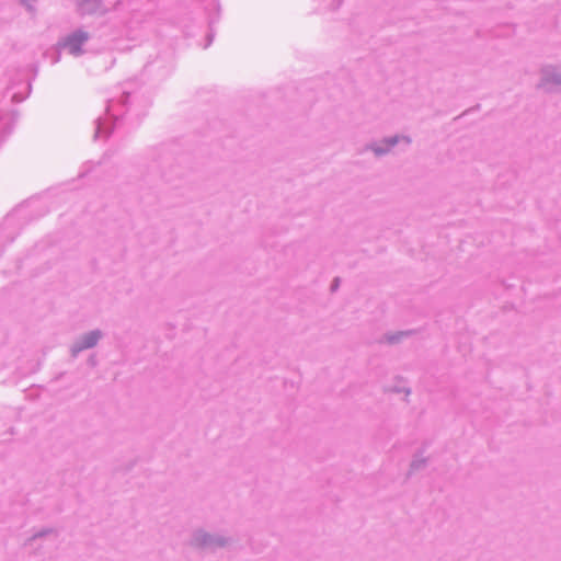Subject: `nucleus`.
<instances>
[{
  "label": "nucleus",
  "mask_w": 561,
  "mask_h": 561,
  "mask_svg": "<svg viewBox=\"0 0 561 561\" xmlns=\"http://www.w3.org/2000/svg\"><path fill=\"white\" fill-rule=\"evenodd\" d=\"M98 340H99V333L91 332L84 336L81 347H83V348L92 347L96 344Z\"/></svg>",
  "instance_id": "nucleus-2"
},
{
  "label": "nucleus",
  "mask_w": 561,
  "mask_h": 561,
  "mask_svg": "<svg viewBox=\"0 0 561 561\" xmlns=\"http://www.w3.org/2000/svg\"><path fill=\"white\" fill-rule=\"evenodd\" d=\"M87 35L85 34H76L68 38L67 46L70 50V53L77 55L80 53L81 45L85 42Z\"/></svg>",
  "instance_id": "nucleus-1"
}]
</instances>
